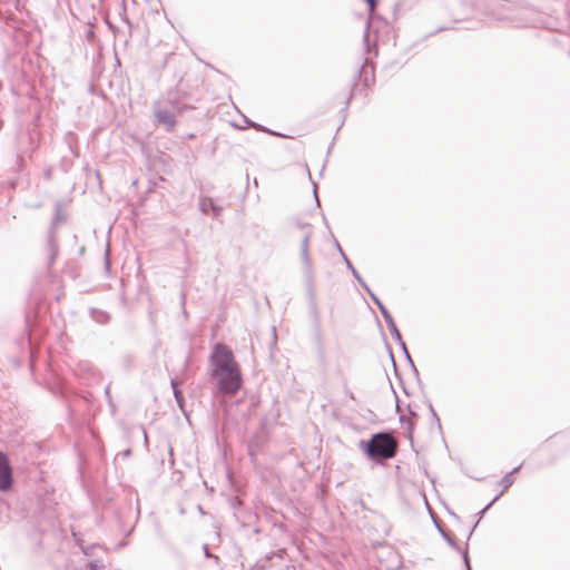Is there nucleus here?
Segmentation results:
<instances>
[{
	"mask_svg": "<svg viewBox=\"0 0 570 570\" xmlns=\"http://www.w3.org/2000/svg\"><path fill=\"white\" fill-rule=\"evenodd\" d=\"M209 376L218 392L235 395L243 385L242 372L233 351L224 343L214 345L208 357Z\"/></svg>",
	"mask_w": 570,
	"mask_h": 570,
	"instance_id": "obj_1",
	"label": "nucleus"
},
{
	"mask_svg": "<svg viewBox=\"0 0 570 570\" xmlns=\"http://www.w3.org/2000/svg\"><path fill=\"white\" fill-rule=\"evenodd\" d=\"M358 449L376 465H383L385 460L393 459L397 453L396 441L389 432L374 433L370 439H362Z\"/></svg>",
	"mask_w": 570,
	"mask_h": 570,
	"instance_id": "obj_2",
	"label": "nucleus"
},
{
	"mask_svg": "<svg viewBox=\"0 0 570 570\" xmlns=\"http://www.w3.org/2000/svg\"><path fill=\"white\" fill-rule=\"evenodd\" d=\"M487 2H448L446 11L451 21H469L474 18L478 10L483 9Z\"/></svg>",
	"mask_w": 570,
	"mask_h": 570,
	"instance_id": "obj_3",
	"label": "nucleus"
},
{
	"mask_svg": "<svg viewBox=\"0 0 570 570\" xmlns=\"http://www.w3.org/2000/svg\"><path fill=\"white\" fill-rule=\"evenodd\" d=\"M154 120L156 125L164 127L167 132L174 131L177 125L175 111L167 107H160L159 102L154 104Z\"/></svg>",
	"mask_w": 570,
	"mask_h": 570,
	"instance_id": "obj_4",
	"label": "nucleus"
},
{
	"mask_svg": "<svg viewBox=\"0 0 570 570\" xmlns=\"http://www.w3.org/2000/svg\"><path fill=\"white\" fill-rule=\"evenodd\" d=\"M346 267L351 271L352 275L360 283V285L363 287V289L368 294V296L372 299V304H375L379 307L385 323L387 324L389 318H386V317H389V316L393 317L392 314L390 313V311L386 308V306L383 304V302L377 297V295L372 292V289L368 287V285L365 283V281L362 278V276L356 271V268L354 267V265L352 264V262L350 259H346Z\"/></svg>",
	"mask_w": 570,
	"mask_h": 570,
	"instance_id": "obj_5",
	"label": "nucleus"
},
{
	"mask_svg": "<svg viewBox=\"0 0 570 570\" xmlns=\"http://www.w3.org/2000/svg\"><path fill=\"white\" fill-rule=\"evenodd\" d=\"M432 520H433V523H434L435 528L438 529V531L441 534V537L445 540V542L451 548H453V549L458 550L459 552H461L462 559H463V562H464V566H465L466 570H472L468 550H464V551L461 550V548L456 543L454 534L448 532L444 529L442 522L436 517H434L433 514H432Z\"/></svg>",
	"mask_w": 570,
	"mask_h": 570,
	"instance_id": "obj_6",
	"label": "nucleus"
},
{
	"mask_svg": "<svg viewBox=\"0 0 570 570\" xmlns=\"http://www.w3.org/2000/svg\"><path fill=\"white\" fill-rule=\"evenodd\" d=\"M387 328L390 331V334L391 336L397 342L399 346L401 347V350L403 351L404 353V356L407 361V363L410 364L411 368H412V372L413 374L419 377V371L409 353V350H407V346L405 344V342L403 341V337L401 335V332L399 331L395 322H394V318L393 317H387Z\"/></svg>",
	"mask_w": 570,
	"mask_h": 570,
	"instance_id": "obj_7",
	"label": "nucleus"
},
{
	"mask_svg": "<svg viewBox=\"0 0 570 570\" xmlns=\"http://www.w3.org/2000/svg\"><path fill=\"white\" fill-rule=\"evenodd\" d=\"M13 484L12 469L7 454L0 451V491L7 492Z\"/></svg>",
	"mask_w": 570,
	"mask_h": 570,
	"instance_id": "obj_8",
	"label": "nucleus"
},
{
	"mask_svg": "<svg viewBox=\"0 0 570 570\" xmlns=\"http://www.w3.org/2000/svg\"><path fill=\"white\" fill-rule=\"evenodd\" d=\"M311 232H306L302 238L301 243V259L303 263V274L304 281H308L314 278L312 261L308 253V244L311 239Z\"/></svg>",
	"mask_w": 570,
	"mask_h": 570,
	"instance_id": "obj_9",
	"label": "nucleus"
},
{
	"mask_svg": "<svg viewBox=\"0 0 570 570\" xmlns=\"http://www.w3.org/2000/svg\"><path fill=\"white\" fill-rule=\"evenodd\" d=\"M60 219V213H59V209H57V213H56V217L51 224V227H50V230H49V234H48V238H47V249L49 252V256H48V266L51 267V265L53 264L57 255H58V244H57V240H56V234H55V230H53V225L56 222H58Z\"/></svg>",
	"mask_w": 570,
	"mask_h": 570,
	"instance_id": "obj_10",
	"label": "nucleus"
},
{
	"mask_svg": "<svg viewBox=\"0 0 570 570\" xmlns=\"http://www.w3.org/2000/svg\"><path fill=\"white\" fill-rule=\"evenodd\" d=\"M198 208L202 214L207 215L210 213L216 218L219 217L223 212V207L216 204L210 197H200Z\"/></svg>",
	"mask_w": 570,
	"mask_h": 570,
	"instance_id": "obj_11",
	"label": "nucleus"
},
{
	"mask_svg": "<svg viewBox=\"0 0 570 570\" xmlns=\"http://www.w3.org/2000/svg\"><path fill=\"white\" fill-rule=\"evenodd\" d=\"M305 288H306V294H307V298H308L311 316L313 317L315 325L318 326L320 325V316H318V311H317V306L315 303L314 278L309 279V282L305 281Z\"/></svg>",
	"mask_w": 570,
	"mask_h": 570,
	"instance_id": "obj_12",
	"label": "nucleus"
},
{
	"mask_svg": "<svg viewBox=\"0 0 570 570\" xmlns=\"http://www.w3.org/2000/svg\"><path fill=\"white\" fill-rule=\"evenodd\" d=\"M362 77L364 87H370L371 83H373L375 80L374 68L367 63V59L364 61L363 66L357 70L353 87L356 86V79H361Z\"/></svg>",
	"mask_w": 570,
	"mask_h": 570,
	"instance_id": "obj_13",
	"label": "nucleus"
},
{
	"mask_svg": "<svg viewBox=\"0 0 570 570\" xmlns=\"http://www.w3.org/2000/svg\"><path fill=\"white\" fill-rule=\"evenodd\" d=\"M521 464L513 468L510 472H508L507 474H504L500 481H499V485L502 488V490L500 491V493L498 494L499 498L507 491L509 490L512 484L514 483V479H513V474L517 473L520 469H521Z\"/></svg>",
	"mask_w": 570,
	"mask_h": 570,
	"instance_id": "obj_14",
	"label": "nucleus"
},
{
	"mask_svg": "<svg viewBox=\"0 0 570 570\" xmlns=\"http://www.w3.org/2000/svg\"><path fill=\"white\" fill-rule=\"evenodd\" d=\"M169 108L175 111V116H180L184 112L194 109V106L183 104L178 98H169L168 99Z\"/></svg>",
	"mask_w": 570,
	"mask_h": 570,
	"instance_id": "obj_15",
	"label": "nucleus"
},
{
	"mask_svg": "<svg viewBox=\"0 0 570 570\" xmlns=\"http://www.w3.org/2000/svg\"><path fill=\"white\" fill-rule=\"evenodd\" d=\"M170 385H171L174 397H175V400L177 402V405L179 406V409L183 412H185V410H184L185 397H184V394H183L181 390L179 389L180 382L177 379H171L170 380ZM184 414L186 415V413H184Z\"/></svg>",
	"mask_w": 570,
	"mask_h": 570,
	"instance_id": "obj_16",
	"label": "nucleus"
},
{
	"mask_svg": "<svg viewBox=\"0 0 570 570\" xmlns=\"http://www.w3.org/2000/svg\"><path fill=\"white\" fill-rule=\"evenodd\" d=\"M89 314L96 323L101 325L107 324L110 320V315L106 311L96 307H90Z\"/></svg>",
	"mask_w": 570,
	"mask_h": 570,
	"instance_id": "obj_17",
	"label": "nucleus"
},
{
	"mask_svg": "<svg viewBox=\"0 0 570 570\" xmlns=\"http://www.w3.org/2000/svg\"><path fill=\"white\" fill-rule=\"evenodd\" d=\"M400 422L403 426L406 428L407 431V438L412 442V434H413V423H411L403 414L400 415Z\"/></svg>",
	"mask_w": 570,
	"mask_h": 570,
	"instance_id": "obj_18",
	"label": "nucleus"
},
{
	"mask_svg": "<svg viewBox=\"0 0 570 570\" xmlns=\"http://www.w3.org/2000/svg\"><path fill=\"white\" fill-rule=\"evenodd\" d=\"M368 24H370V22L367 21V22H366V28H365V31H364V35H363V41H364V46H365V51H366V53H370V52H371V49H370V31H368Z\"/></svg>",
	"mask_w": 570,
	"mask_h": 570,
	"instance_id": "obj_19",
	"label": "nucleus"
},
{
	"mask_svg": "<svg viewBox=\"0 0 570 570\" xmlns=\"http://www.w3.org/2000/svg\"><path fill=\"white\" fill-rule=\"evenodd\" d=\"M499 500V495H495L481 511H479V520L482 519L485 514V512L491 508V505Z\"/></svg>",
	"mask_w": 570,
	"mask_h": 570,
	"instance_id": "obj_20",
	"label": "nucleus"
},
{
	"mask_svg": "<svg viewBox=\"0 0 570 570\" xmlns=\"http://www.w3.org/2000/svg\"><path fill=\"white\" fill-rule=\"evenodd\" d=\"M296 226H297L299 229L304 230V234H305L306 232H311V234L313 233V227H312V225H311V224H308V223H303V222H301V220H296Z\"/></svg>",
	"mask_w": 570,
	"mask_h": 570,
	"instance_id": "obj_21",
	"label": "nucleus"
},
{
	"mask_svg": "<svg viewBox=\"0 0 570 570\" xmlns=\"http://www.w3.org/2000/svg\"><path fill=\"white\" fill-rule=\"evenodd\" d=\"M89 570H105V564L101 561L94 560L89 563Z\"/></svg>",
	"mask_w": 570,
	"mask_h": 570,
	"instance_id": "obj_22",
	"label": "nucleus"
},
{
	"mask_svg": "<svg viewBox=\"0 0 570 570\" xmlns=\"http://www.w3.org/2000/svg\"><path fill=\"white\" fill-rule=\"evenodd\" d=\"M119 4H120V7H121V9H122V11L120 12V16H121L122 20H124L126 23H128V24L130 26V22H129V21H128V19L125 17L126 11H127V2L121 1V2H119Z\"/></svg>",
	"mask_w": 570,
	"mask_h": 570,
	"instance_id": "obj_23",
	"label": "nucleus"
},
{
	"mask_svg": "<svg viewBox=\"0 0 570 570\" xmlns=\"http://www.w3.org/2000/svg\"><path fill=\"white\" fill-rule=\"evenodd\" d=\"M0 19H6V22H7L8 24H11V23H13V22H14L13 14H12V13H9V14H7V16L4 17V14H3V12H2V10H1V9H0Z\"/></svg>",
	"mask_w": 570,
	"mask_h": 570,
	"instance_id": "obj_24",
	"label": "nucleus"
},
{
	"mask_svg": "<svg viewBox=\"0 0 570 570\" xmlns=\"http://www.w3.org/2000/svg\"><path fill=\"white\" fill-rule=\"evenodd\" d=\"M365 3L367 6V10H368L370 14H372L376 10L380 2H365Z\"/></svg>",
	"mask_w": 570,
	"mask_h": 570,
	"instance_id": "obj_25",
	"label": "nucleus"
},
{
	"mask_svg": "<svg viewBox=\"0 0 570 570\" xmlns=\"http://www.w3.org/2000/svg\"><path fill=\"white\" fill-rule=\"evenodd\" d=\"M386 347H387V351H389V354H390V357H391V361H392V364H393V367H394V372L397 374V366H396V363H395V360H394V356H393V353H392V348L390 347L389 344H386Z\"/></svg>",
	"mask_w": 570,
	"mask_h": 570,
	"instance_id": "obj_26",
	"label": "nucleus"
},
{
	"mask_svg": "<svg viewBox=\"0 0 570 570\" xmlns=\"http://www.w3.org/2000/svg\"><path fill=\"white\" fill-rule=\"evenodd\" d=\"M334 244H335V247L337 248V250L340 252V254L342 255V257H343L344 262L346 263V259H348V257H347V256L345 255V253L343 252V249H342V247H341L340 243H338L336 239H334Z\"/></svg>",
	"mask_w": 570,
	"mask_h": 570,
	"instance_id": "obj_27",
	"label": "nucleus"
},
{
	"mask_svg": "<svg viewBox=\"0 0 570 570\" xmlns=\"http://www.w3.org/2000/svg\"><path fill=\"white\" fill-rule=\"evenodd\" d=\"M175 92H176V97L175 98H178L179 100H180V98L188 97V94L186 91H181L178 88L175 90Z\"/></svg>",
	"mask_w": 570,
	"mask_h": 570,
	"instance_id": "obj_28",
	"label": "nucleus"
},
{
	"mask_svg": "<svg viewBox=\"0 0 570 570\" xmlns=\"http://www.w3.org/2000/svg\"><path fill=\"white\" fill-rule=\"evenodd\" d=\"M431 416H432V421L436 424V426L439 429H441V422H440V419H439L436 412H433V414Z\"/></svg>",
	"mask_w": 570,
	"mask_h": 570,
	"instance_id": "obj_29",
	"label": "nucleus"
},
{
	"mask_svg": "<svg viewBox=\"0 0 570 570\" xmlns=\"http://www.w3.org/2000/svg\"><path fill=\"white\" fill-rule=\"evenodd\" d=\"M240 505H242L240 500H238V499H234V500L232 501V507H233L234 509H238Z\"/></svg>",
	"mask_w": 570,
	"mask_h": 570,
	"instance_id": "obj_30",
	"label": "nucleus"
},
{
	"mask_svg": "<svg viewBox=\"0 0 570 570\" xmlns=\"http://www.w3.org/2000/svg\"><path fill=\"white\" fill-rule=\"evenodd\" d=\"M391 389H392V391H393V393H394L395 401H396V411L399 412V409H400V399H399V396H397V394H396V392L394 391V389H393V386H392V385H391Z\"/></svg>",
	"mask_w": 570,
	"mask_h": 570,
	"instance_id": "obj_31",
	"label": "nucleus"
},
{
	"mask_svg": "<svg viewBox=\"0 0 570 570\" xmlns=\"http://www.w3.org/2000/svg\"><path fill=\"white\" fill-rule=\"evenodd\" d=\"M14 7L18 11H20L24 8V2L17 1L14 2Z\"/></svg>",
	"mask_w": 570,
	"mask_h": 570,
	"instance_id": "obj_32",
	"label": "nucleus"
},
{
	"mask_svg": "<svg viewBox=\"0 0 570 570\" xmlns=\"http://www.w3.org/2000/svg\"><path fill=\"white\" fill-rule=\"evenodd\" d=\"M245 121H246L248 125H250V126H253V127H255V128L262 127V126H261V125H258L257 122H254V121H252V120H249V119H247V118H245Z\"/></svg>",
	"mask_w": 570,
	"mask_h": 570,
	"instance_id": "obj_33",
	"label": "nucleus"
},
{
	"mask_svg": "<svg viewBox=\"0 0 570 570\" xmlns=\"http://www.w3.org/2000/svg\"><path fill=\"white\" fill-rule=\"evenodd\" d=\"M131 453H132V452H131V449H126V450L121 453V455H122L124 458H129V456L131 455Z\"/></svg>",
	"mask_w": 570,
	"mask_h": 570,
	"instance_id": "obj_34",
	"label": "nucleus"
},
{
	"mask_svg": "<svg viewBox=\"0 0 570 570\" xmlns=\"http://www.w3.org/2000/svg\"><path fill=\"white\" fill-rule=\"evenodd\" d=\"M478 523H479V520H478V521L474 523V525L472 527V529H471V531H470V533H469V535H468V540H470V538H471V535H472L473 531H474V530L476 529V527H478Z\"/></svg>",
	"mask_w": 570,
	"mask_h": 570,
	"instance_id": "obj_35",
	"label": "nucleus"
},
{
	"mask_svg": "<svg viewBox=\"0 0 570 570\" xmlns=\"http://www.w3.org/2000/svg\"><path fill=\"white\" fill-rule=\"evenodd\" d=\"M345 392L351 400H355L354 393L351 390L346 389Z\"/></svg>",
	"mask_w": 570,
	"mask_h": 570,
	"instance_id": "obj_36",
	"label": "nucleus"
},
{
	"mask_svg": "<svg viewBox=\"0 0 570 570\" xmlns=\"http://www.w3.org/2000/svg\"><path fill=\"white\" fill-rule=\"evenodd\" d=\"M105 394H106V396H107L108 401H109V402H111V396H110V392H109V386H107V387L105 389Z\"/></svg>",
	"mask_w": 570,
	"mask_h": 570,
	"instance_id": "obj_37",
	"label": "nucleus"
},
{
	"mask_svg": "<svg viewBox=\"0 0 570 570\" xmlns=\"http://www.w3.org/2000/svg\"><path fill=\"white\" fill-rule=\"evenodd\" d=\"M352 97H353V91H352V92L350 94V96L347 97V100H346V104H345V109L348 107V105H350V101H351Z\"/></svg>",
	"mask_w": 570,
	"mask_h": 570,
	"instance_id": "obj_38",
	"label": "nucleus"
},
{
	"mask_svg": "<svg viewBox=\"0 0 570 570\" xmlns=\"http://www.w3.org/2000/svg\"><path fill=\"white\" fill-rule=\"evenodd\" d=\"M445 29H446V27H440L434 32H431L429 36L434 35V33L440 32V31L445 30Z\"/></svg>",
	"mask_w": 570,
	"mask_h": 570,
	"instance_id": "obj_39",
	"label": "nucleus"
},
{
	"mask_svg": "<svg viewBox=\"0 0 570 570\" xmlns=\"http://www.w3.org/2000/svg\"><path fill=\"white\" fill-rule=\"evenodd\" d=\"M141 432H142L145 442H147V432H146L145 428H142V426H141Z\"/></svg>",
	"mask_w": 570,
	"mask_h": 570,
	"instance_id": "obj_40",
	"label": "nucleus"
},
{
	"mask_svg": "<svg viewBox=\"0 0 570 570\" xmlns=\"http://www.w3.org/2000/svg\"><path fill=\"white\" fill-rule=\"evenodd\" d=\"M429 410L431 412V415L433 414V412H435V410H434V407H433L431 402H429Z\"/></svg>",
	"mask_w": 570,
	"mask_h": 570,
	"instance_id": "obj_41",
	"label": "nucleus"
},
{
	"mask_svg": "<svg viewBox=\"0 0 570 570\" xmlns=\"http://www.w3.org/2000/svg\"><path fill=\"white\" fill-rule=\"evenodd\" d=\"M314 196H315V200L318 203V197H317V194H316V186L314 185Z\"/></svg>",
	"mask_w": 570,
	"mask_h": 570,
	"instance_id": "obj_42",
	"label": "nucleus"
},
{
	"mask_svg": "<svg viewBox=\"0 0 570 570\" xmlns=\"http://www.w3.org/2000/svg\"><path fill=\"white\" fill-rule=\"evenodd\" d=\"M271 134L274 135V136H277V137L282 136V134L277 132V131H271Z\"/></svg>",
	"mask_w": 570,
	"mask_h": 570,
	"instance_id": "obj_43",
	"label": "nucleus"
},
{
	"mask_svg": "<svg viewBox=\"0 0 570 570\" xmlns=\"http://www.w3.org/2000/svg\"><path fill=\"white\" fill-rule=\"evenodd\" d=\"M204 550H205V554H206V557H209L207 546H204Z\"/></svg>",
	"mask_w": 570,
	"mask_h": 570,
	"instance_id": "obj_44",
	"label": "nucleus"
},
{
	"mask_svg": "<svg viewBox=\"0 0 570 570\" xmlns=\"http://www.w3.org/2000/svg\"><path fill=\"white\" fill-rule=\"evenodd\" d=\"M333 145H334V140L332 141L331 146L328 147V149H327V154H330V153H331Z\"/></svg>",
	"mask_w": 570,
	"mask_h": 570,
	"instance_id": "obj_45",
	"label": "nucleus"
},
{
	"mask_svg": "<svg viewBox=\"0 0 570 570\" xmlns=\"http://www.w3.org/2000/svg\"><path fill=\"white\" fill-rule=\"evenodd\" d=\"M451 517H453L454 519H459V517L454 513V512H450Z\"/></svg>",
	"mask_w": 570,
	"mask_h": 570,
	"instance_id": "obj_46",
	"label": "nucleus"
},
{
	"mask_svg": "<svg viewBox=\"0 0 570 570\" xmlns=\"http://www.w3.org/2000/svg\"><path fill=\"white\" fill-rule=\"evenodd\" d=\"M194 137H195V135H194V134H189V135L187 136V138H188V139H193Z\"/></svg>",
	"mask_w": 570,
	"mask_h": 570,
	"instance_id": "obj_47",
	"label": "nucleus"
},
{
	"mask_svg": "<svg viewBox=\"0 0 570 570\" xmlns=\"http://www.w3.org/2000/svg\"><path fill=\"white\" fill-rule=\"evenodd\" d=\"M397 8H399V3H396V4L394 6V9H393V10H394V13L396 12Z\"/></svg>",
	"mask_w": 570,
	"mask_h": 570,
	"instance_id": "obj_48",
	"label": "nucleus"
},
{
	"mask_svg": "<svg viewBox=\"0 0 570 570\" xmlns=\"http://www.w3.org/2000/svg\"><path fill=\"white\" fill-rule=\"evenodd\" d=\"M106 268L109 269V262L106 261Z\"/></svg>",
	"mask_w": 570,
	"mask_h": 570,
	"instance_id": "obj_49",
	"label": "nucleus"
}]
</instances>
